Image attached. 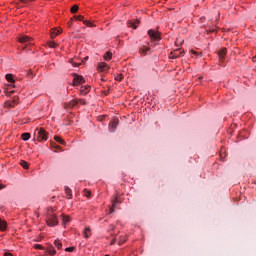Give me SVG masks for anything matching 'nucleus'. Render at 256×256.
<instances>
[{"label":"nucleus","instance_id":"nucleus-25","mask_svg":"<svg viewBox=\"0 0 256 256\" xmlns=\"http://www.w3.org/2000/svg\"><path fill=\"white\" fill-rule=\"evenodd\" d=\"M20 165L23 169H29V163L27 161L21 160Z\"/></svg>","mask_w":256,"mask_h":256},{"label":"nucleus","instance_id":"nucleus-8","mask_svg":"<svg viewBox=\"0 0 256 256\" xmlns=\"http://www.w3.org/2000/svg\"><path fill=\"white\" fill-rule=\"evenodd\" d=\"M183 51L180 49H176L170 53V59H177V57H182Z\"/></svg>","mask_w":256,"mask_h":256},{"label":"nucleus","instance_id":"nucleus-38","mask_svg":"<svg viewBox=\"0 0 256 256\" xmlns=\"http://www.w3.org/2000/svg\"><path fill=\"white\" fill-rule=\"evenodd\" d=\"M78 103H81L82 105H87V102H85V100H83V99H79Z\"/></svg>","mask_w":256,"mask_h":256},{"label":"nucleus","instance_id":"nucleus-9","mask_svg":"<svg viewBox=\"0 0 256 256\" xmlns=\"http://www.w3.org/2000/svg\"><path fill=\"white\" fill-rule=\"evenodd\" d=\"M46 253H48V255H56L57 251L55 250V247H53V245L48 244V246L46 247Z\"/></svg>","mask_w":256,"mask_h":256},{"label":"nucleus","instance_id":"nucleus-20","mask_svg":"<svg viewBox=\"0 0 256 256\" xmlns=\"http://www.w3.org/2000/svg\"><path fill=\"white\" fill-rule=\"evenodd\" d=\"M112 57H113V53L108 51L104 54V61H111Z\"/></svg>","mask_w":256,"mask_h":256},{"label":"nucleus","instance_id":"nucleus-41","mask_svg":"<svg viewBox=\"0 0 256 256\" xmlns=\"http://www.w3.org/2000/svg\"><path fill=\"white\" fill-rule=\"evenodd\" d=\"M115 243H117V239L114 238V239L111 241L110 245H115Z\"/></svg>","mask_w":256,"mask_h":256},{"label":"nucleus","instance_id":"nucleus-28","mask_svg":"<svg viewBox=\"0 0 256 256\" xmlns=\"http://www.w3.org/2000/svg\"><path fill=\"white\" fill-rule=\"evenodd\" d=\"M48 47H51L52 49H55L57 47V43L50 41L48 42Z\"/></svg>","mask_w":256,"mask_h":256},{"label":"nucleus","instance_id":"nucleus-10","mask_svg":"<svg viewBox=\"0 0 256 256\" xmlns=\"http://www.w3.org/2000/svg\"><path fill=\"white\" fill-rule=\"evenodd\" d=\"M6 80L10 83L9 87H15V78H13V74H6Z\"/></svg>","mask_w":256,"mask_h":256},{"label":"nucleus","instance_id":"nucleus-3","mask_svg":"<svg viewBox=\"0 0 256 256\" xmlns=\"http://www.w3.org/2000/svg\"><path fill=\"white\" fill-rule=\"evenodd\" d=\"M148 35L152 41H161V33L151 29L148 31Z\"/></svg>","mask_w":256,"mask_h":256},{"label":"nucleus","instance_id":"nucleus-2","mask_svg":"<svg viewBox=\"0 0 256 256\" xmlns=\"http://www.w3.org/2000/svg\"><path fill=\"white\" fill-rule=\"evenodd\" d=\"M34 135L37 141H47V139H49L47 131H45L44 128H37Z\"/></svg>","mask_w":256,"mask_h":256},{"label":"nucleus","instance_id":"nucleus-31","mask_svg":"<svg viewBox=\"0 0 256 256\" xmlns=\"http://www.w3.org/2000/svg\"><path fill=\"white\" fill-rule=\"evenodd\" d=\"M84 25H86V27H93V23L89 22L88 20H83Z\"/></svg>","mask_w":256,"mask_h":256},{"label":"nucleus","instance_id":"nucleus-44","mask_svg":"<svg viewBox=\"0 0 256 256\" xmlns=\"http://www.w3.org/2000/svg\"><path fill=\"white\" fill-rule=\"evenodd\" d=\"M192 53H193L194 55H197V52H196V51H194V50H192Z\"/></svg>","mask_w":256,"mask_h":256},{"label":"nucleus","instance_id":"nucleus-37","mask_svg":"<svg viewBox=\"0 0 256 256\" xmlns=\"http://www.w3.org/2000/svg\"><path fill=\"white\" fill-rule=\"evenodd\" d=\"M75 19H77V21H83L84 17L83 16H75Z\"/></svg>","mask_w":256,"mask_h":256},{"label":"nucleus","instance_id":"nucleus-7","mask_svg":"<svg viewBox=\"0 0 256 256\" xmlns=\"http://www.w3.org/2000/svg\"><path fill=\"white\" fill-rule=\"evenodd\" d=\"M118 125H119V120L118 119H114L113 121H111L109 123L110 133H115V129H117Z\"/></svg>","mask_w":256,"mask_h":256},{"label":"nucleus","instance_id":"nucleus-30","mask_svg":"<svg viewBox=\"0 0 256 256\" xmlns=\"http://www.w3.org/2000/svg\"><path fill=\"white\" fill-rule=\"evenodd\" d=\"M123 79H124L123 74H119V75H117V76L115 77V81H123Z\"/></svg>","mask_w":256,"mask_h":256},{"label":"nucleus","instance_id":"nucleus-36","mask_svg":"<svg viewBox=\"0 0 256 256\" xmlns=\"http://www.w3.org/2000/svg\"><path fill=\"white\" fill-rule=\"evenodd\" d=\"M27 77H29V79H33V72L28 71L27 72Z\"/></svg>","mask_w":256,"mask_h":256},{"label":"nucleus","instance_id":"nucleus-22","mask_svg":"<svg viewBox=\"0 0 256 256\" xmlns=\"http://www.w3.org/2000/svg\"><path fill=\"white\" fill-rule=\"evenodd\" d=\"M21 138L23 139V141H29V139H31V134L30 133H23L21 135Z\"/></svg>","mask_w":256,"mask_h":256},{"label":"nucleus","instance_id":"nucleus-42","mask_svg":"<svg viewBox=\"0 0 256 256\" xmlns=\"http://www.w3.org/2000/svg\"><path fill=\"white\" fill-rule=\"evenodd\" d=\"M4 256H13V254L9 253V252H5Z\"/></svg>","mask_w":256,"mask_h":256},{"label":"nucleus","instance_id":"nucleus-13","mask_svg":"<svg viewBox=\"0 0 256 256\" xmlns=\"http://www.w3.org/2000/svg\"><path fill=\"white\" fill-rule=\"evenodd\" d=\"M117 203H121L117 196L112 201V207L110 208V213H115V208L117 207Z\"/></svg>","mask_w":256,"mask_h":256},{"label":"nucleus","instance_id":"nucleus-29","mask_svg":"<svg viewBox=\"0 0 256 256\" xmlns=\"http://www.w3.org/2000/svg\"><path fill=\"white\" fill-rule=\"evenodd\" d=\"M89 89H90L89 86L82 87L81 93H84V94L89 93Z\"/></svg>","mask_w":256,"mask_h":256},{"label":"nucleus","instance_id":"nucleus-43","mask_svg":"<svg viewBox=\"0 0 256 256\" xmlns=\"http://www.w3.org/2000/svg\"><path fill=\"white\" fill-rule=\"evenodd\" d=\"M1 189H5V185L0 184V190H1Z\"/></svg>","mask_w":256,"mask_h":256},{"label":"nucleus","instance_id":"nucleus-14","mask_svg":"<svg viewBox=\"0 0 256 256\" xmlns=\"http://www.w3.org/2000/svg\"><path fill=\"white\" fill-rule=\"evenodd\" d=\"M150 51H151V48H149L147 46H143L142 48H140L139 53L141 55H149Z\"/></svg>","mask_w":256,"mask_h":256},{"label":"nucleus","instance_id":"nucleus-27","mask_svg":"<svg viewBox=\"0 0 256 256\" xmlns=\"http://www.w3.org/2000/svg\"><path fill=\"white\" fill-rule=\"evenodd\" d=\"M79 11V6L78 5H74L71 8V13H77Z\"/></svg>","mask_w":256,"mask_h":256},{"label":"nucleus","instance_id":"nucleus-35","mask_svg":"<svg viewBox=\"0 0 256 256\" xmlns=\"http://www.w3.org/2000/svg\"><path fill=\"white\" fill-rule=\"evenodd\" d=\"M35 249L43 250V249H45V247H43L41 244H36Z\"/></svg>","mask_w":256,"mask_h":256},{"label":"nucleus","instance_id":"nucleus-24","mask_svg":"<svg viewBox=\"0 0 256 256\" xmlns=\"http://www.w3.org/2000/svg\"><path fill=\"white\" fill-rule=\"evenodd\" d=\"M54 139L57 143H60V145H65V140L61 139V137L55 136Z\"/></svg>","mask_w":256,"mask_h":256},{"label":"nucleus","instance_id":"nucleus-34","mask_svg":"<svg viewBox=\"0 0 256 256\" xmlns=\"http://www.w3.org/2000/svg\"><path fill=\"white\" fill-rule=\"evenodd\" d=\"M12 93H15V91H14V90H10V91H9V89H6V90H5V94H6V95H12Z\"/></svg>","mask_w":256,"mask_h":256},{"label":"nucleus","instance_id":"nucleus-45","mask_svg":"<svg viewBox=\"0 0 256 256\" xmlns=\"http://www.w3.org/2000/svg\"><path fill=\"white\" fill-rule=\"evenodd\" d=\"M87 59H89V57H85V58H84V61H87Z\"/></svg>","mask_w":256,"mask_h":256},{"label":"nucleus","instance_id":"nucleus-26","mask_svg":"<svg viewBox=\"0 0 256 256\" xmlns=\"http://www.w3.org/2000/svg\"><path fill=\"white\" fill-rule=\"evenodd\" d=\"M62 221H63V225H67V223H69V221H71V218H69V216H63L62 217Z\"/></svg>","mask_w":256,"mask_h":256},{"label":"nucleus","instance_id":"nucleus-23","mask_svg":"<svg viewBox=\"0 0 256 256\" xmlns=\"http://www.w3.org/2000/svg\"><path fill=\"white\" fill-rule=\"evenodd\" d=\"M54 245L55 247H57V249H62L63 247V243L61 242V240H55Z\"/></svg>","mask_w":256,"mask_h":256},{"label":"nucleus","instance_id":"nucleus-12","mask_svg":"<svg viewBox=\"0 0 256 256\" xmlns=\"http://www.w3.org/2000/svg\"><path fill=\"white\" fill-rule=\"evenodd\" d=\"M218 55L220 57V61H225V55H227V48H222L219 52Z\"/></svg>","mask_w":256,"mask_h":256},{"label":"nucleus","instance_id":"nucleus-17","mask_svg":"<svg viewBox=\"0 0 256 256\" xmlns=\"http://www.w3.org/2000/svg\"><path fill=\"white\" fill-rule=\"evenodd\" d=\"M57 35H61V31L57 30V29H52L50 31V37L51 39H55V37H57Z\"/></svg>","mask_w":256,"mask_h":256},{"label":"nucleus","instance_id":"nucleus-40","mask_svg":"<svg viewBox=\"0 0 256 256\" xmlns=\"http://www.w3.org/2000/svg\"><path fill=\"white\" fill-rule=\"evenodd\" d=\"M72 65H73V67H79L81 65V63L73 62Z\"/></svg>","mask_w":256,"mask_h":256},{"label":"nucleus","instance_id":"nucleus-5","mask_svg":"<svg viewBox=\"0 0 256 256\" xmlns=\"http://www.w3.org/2000/svg\"><path fill=\"white\" fill-rule=\"evenodd\" d=\"M33 40V38L29 37V36H21L19 38V43H21L22 45H32L31 41Z\"/></svg>","mask_w":256,"mask_h":256},{"label":"nucleus","instance_id":"nucleus-21","mask_svg":"<svg viewBox=\"0 0 256 256\" xmlns=\"http://www.w3.org/2000/svg\"><path fill=\"white\" fill-rule=\"evenodd\" d=\"M7 229V222L0 219V231H5Z\"/></svg>","mask_w":256,"mask_h":256},{"label":"nucleus","instance_id":"nucleus-11","mask_svg":"<svg viewBox=\"0 0 256 256\" xmlns=\"http://www.w3.org/2000/svg\"><path fill=\"white\" fill-rule=\"evenodd\" d=\"M76 105H79V100H72L70 102H68L65 107L67 109H73V107H76Z\"/></svg>","mask_w":256,"mask_h":256},{"label":"nucleus","instance_id":"nucleus-19","mask_svg":"<svg viewBox=\"0 0 256 256\" xmlns=\"http://www.w3.org/2000/svg\"><path fill=\"white\" fill-rule=\"evenodd\" d=\"M84 237H85V239H89V237H91V228L90 227H86L85 229H84Z\"/></svg>","mask_w":256,"mask_h":256},{"label":"nucleus","instance_id":"nucleus-15","mask_svg":"<svg viewBox=\"0 0 256 256\" xmlns=\"http://www.w3.org/2000/svg\"><path fill=\"white\" fill-rule=\"evenodd\" d=\"M109 69V65L105 62H101L98 64V70L100 71H107Z\"/></svg>","mask_w":256,"mask_h":256},{"label":"nucleus","instance_id":"nucleus-6","mask_svg":"<svg viewBox=\"0 0 256 256\" xmlns=\"http://www.w3.org/2000/svg\"><path fill=\"white\" fill-rule=\"evenodd\" d=\"M15 105H19V98L17 97H14L12 101L5 102V107H8V109L15 107Z\"/></svg>","mask_w":256,"mask_h":256},{"label":"nucleus","instance_id":"nucleus-16","mask_svg":"<svg viewBox=\"0 0 256 256\" xmlns=\"http://www.w3.org/2000/svg\"><path fill=\"white\" fill-rule=\"evenodd\" d=\"M128 27H132L133 29H136L137 26L139 25V20L133 21V20H129L127 22Z\"/></svg>","mask_w":256,"mask_h":256},{"label":"nucleus","instance_id":"nucleus-39","mask_svg":"<svg viewBox=\"0 0 256 256\" xmlns=\"http://www.w3.org/2000/svg\"><path fill=\"white\" fill-rule=\"evenodd\" d=\"M125 241H127V239H126V238H123V239H121L118 243H119V245H122V244L125 243Z\"/></svg>","mask_w":256,"mask_h":256},{"label":"nucleus","instance_id":"nucleus-33","mask_svg":"<svg viewBox=\"0 0 256 256\" xmlns=\"http://www.w3.org/2000/svg\"><path fill=\"white\" fill-rule=\"evenodd\" d=\"M84 195H85V197H91V191L85 189L84 190Z\"/></svg>","mask_w":256,"mask_h":256},{"label":"nucleus","instance_id":"nucleus-46","mask_svg":"<svg viewBox=\"0 0 256 256\" xmlns=\"http://www.w3.org/2000/svg\"><path fill=\"white\" fill-rule=\"evenodd\" d=\"M111 229L113 230V229H115V227H114V226H112V228H111Z\"/></svg>","mask_w":256,"mask_h":256},{"label":"nucleus","instance_id":"nucleus-4","mask_svg":"<svg viewBox=\"0 0 256 256\" xmlns=\"http://www.w3.org/2000/svg\"><path fill=\"white\" fill-rule=\"evenodd\" d=\"M73 85H81L85 83V78L79 74H73Z\"/></svg>","mask_w":256,"mask_h":256},{"label":"nucleus","instance_id":"nucleus-18","mask_svg":"<svg viewBox=\"0 0 256 256\" xmlns=\"http://www.w3.org/2000/svg\"><path fill=\"white\" fill-rule=\"evenodd\" d=\"M65 193L68 199H73V192L71 191V188H69L68 186L65 187Z\"/></svg>","mask_w":256,"mask_h":256},{"label":"nucleus","instance_id":"nucleus-1","mask_svg":"<svg viewBox=\"0 0 256 256\" xmlns=\"http://www.w3.org/2000/svg\"><path fill=\"white\" fill-rule=\"evenodd\" d=\"M46 223L49 227H56V225H59V220L57 219V215L53 213V210L48 212Z\"/></svg>","mask_w":256,"mask_h":256},{"label":"nucleus","instance_id":"nucleus-32","mask_svg":"<svg viewBox=\"0 0 256 256\" xmlns=\"http://www.w3.org/2000/svg\"><path fill=\"white\" fill-rule=\"evenodd\" d=\"M65 251L68 253H73V251H75V247H68L65 249Z\"/></svg>","mask_w":256,"mask_h":256}]
</instances>
